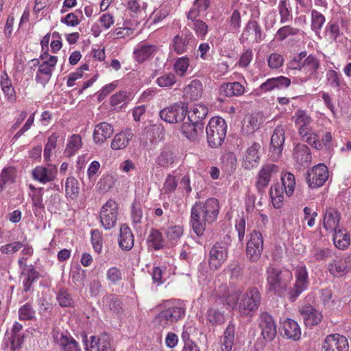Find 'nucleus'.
<instances>
[{
    "label": "nucleus",
    "mask_w": 351,
    "mask_h": 351,
    "mask_svg": "<svg viewBox=\"0 0 351 351\" xmlns=\"http://www.w3.org/2000/svg\"><path fill=\"white\" fill-rule=\"evenodd\" d=\"M295 282L293 287H289L293 279L291 271L269 267L267 269V283L268 290L274 293L285 296L294 302L305 291L309 285L308 274L305 266H298L295 272Z\"/></svg>",
    "instance_id": "obj_1"
},
{
    "label": "nucleus",
    "mask_w": 351,
    "mask_h": 351,
    "mask_svg": "<svg viewBox=\"0 0 351 351\" xmlns=\"http://www.w3.org/2000/svg\"><path fill=\"white\" fill-rule=\"evenodd\" d=\"M219 211V202L215 198H209L204 202H196L193 206L191 212V224L197 236H202L207 225L217 219Z\"/></svg>",
    "instance_id": "obj_2"
},
{
    "label": "nucleus",
    "mask_w": 351,
    "mask_h": 351,
    "mask_svg": "<svg viewBox=\"0 0 351 351\" xmlns=\"http://www.w3.org/2000/svg\"><path fill=\"white\" fill-rule=\"evenodd\" d=\"M165 309L160 311L153 319V324L158 329L165 328L173 325L185 314V309L181 306L172 304L168 302Z\"/></svg>",
    "instance_id": "obj_3"
},
{
    "label": "nucleus",
    "mask_w": 351,
    "mask_h": 351,
    "mask_svg": "<svg viewBox=\"0 0 351 351\" xmlns=\"http://www.w3.org/2000/svg\"><path fill=\"white\" fill-rule=\"evenodd\" d=\"M207 141L211 147H217L223 143L226 135V124L224 119L213 117L206 129Z\"/></svg>",
    "instance_id": "obj_4"
},
{
    "label": "nucleus",
    "mask_w": 351,
    "mask_h": 351,
    "mask_svg": "<svg viewBox=\"0 0 351 351\" xmlns=\"http://www.w3.org/2000/svg\"><path fill=\"white\" fill-rule=\"evenodd\" d=\"M261 303V294L256 288H250L241 297L238 311L241 315H251Z\"/></svg>",
    "instance_id": "obj_5"
},
{
    "label": "nucleus",
    "mask_w": 351,
    "mask_h": 351,
    "mask_svg": "<svg viewBox=\"0 0 351 351\" xmlns=\"http://www.w3.org/2000/svg\"><path fill=\"white\" fill-rule=\"evenodd\" d=\"M119 206L113 199H109L101 208L100 221L105 230H110L117 223Z\"/></svg>",
    "instance_id": "obj_6"
},
{
    "label": "nucleus",
    "mask_w": 351,
    "mask_h": 351,
    "mask_svg": "<svg viewBox=\"0 0 351 351\" xmlns=\"http://www.w3.org/2000/svg\"><path fill=\"white\" fill-rule=\"evenodd\" d=\"M329 172L327 167L323 164H318L313 167L306 173V182L311 189L320 187L328 179Z\"/></svg>",
    "instance_id": "obj_7"
},
{
    "label": "nucleus",
    "mask_w": 351,
    "mask_h": 351,
    "mask_svg": "<svg viewBox=\"0 0 351 351\" xmlns=\"http://www.w3.org/2000/svg\"><path fill=\"white\" fill-rule=\"evenodd\" d=\"M280 173V168L273 163H265L261 167L256 183L258 191L265 189L271 180L276 179Z\"/></svg>",
    "instance_id": "obj_8"
},
{
    "label": "nucleus",
    "mask_w": 351,
    "mask_h": 351,
    "mask_svg": "<svg viewBox=\"0 0 351 351\" xmlns=\"http://www.w3.org/2000/svg\"><path fill=\"white\" fill-rule=\"evenodd\" d=\"M263 239L261 233L253 230L250 234V239L246 247V256L252 262L257 261L263 252Z\"/></svg>",
    "instance_id": "obj_9"
},
{
    "label": "nucleus",
    "mask_w": 351,
    "mask_h": 351,
    "mask_svg": "<svg viewBox=\"0 0 351 351\" xmlns=\"http://www.w3.org/2000/svg\"><path fill=\"white\" fill-rule=\"evenodd\" d=\"M186 113V108L180 104H175L160 110V117L167 123H174L183 121Z\"/></svg>",
    "instance_id": "obj_10"
},
{
    "label": "nucleus",
    "mask_w": 351,
    "mask_h": 351,
    "mask_svg": "<svg viewBox=\"0 0 351 351\" xmlns=\"http://www.w3.org/2000/svg\"><path fill=\"white\" fill-rule=\"evenodd\" d=\"M57 173V167L52 164H48L47 166H37L32 171V178L44 184L53 181Z\"/></svg>",
    "instance_id": "obj_11"
},
{
    "label": "nucleus",
    "mask_w": 351,
    "mask_h": 351,
    "mask_svg": "<svg viewBox=\"0 0 351 351\" xmlns=\"http://www.w3.org/2000/svg\"><path fill=\"white\" fill-rule=\"evenodd\" d=\"M239 40L241 43H259L263 40L261 26L256 21H249Z\"/></svg>",
    "instance_id": "obj_12"
},
{
    "label": "nucleus",
    "mask_w": 351,
    "mask_h": 351,
    "mask_svg": "<svg viewBox=\"0 0 351 351\" xmlns=\"http://www.w3.org/2000/svg\"><path fill=\"white\" fill-rule=\"evenodd\" d=\"M228 258V245L225 243H215L210 251L209 265L219 269Z\"/></svg>",
    "instance_id": "obj_13"
},
{
    "label": "nucleus",
    "mask_w": 351,
    "mask_h": 351,
    "mask_svg": "<svg viewBox=\"0 0 351 351\" xmlns=\"http://www.w3.org/2000/svg\"><path fill=\"white\" fill-rule=\"evenodd\" d=\"M285 141V132L281 125L276 128L271 137L269 155L273 160L280 158Z\"/></svg>",
    "instance_id": "obj_14"
},
{
    "label": "nucleus",
    "mask_w": 351,
    "mask_h": 351,
    "mask_svg": "<svg viewBox=\"0 0 351 351\" xmlns=\"http://www.w3.org/2000/svg\"><path fill=\"white\" fill-rule=\"evenodd\" d=\"M325 351H348L349 344L346 337L339 334L328 335L322 346Z\"/></svg>",
    "instance_id": "obj_15"
},
{
    "label": "nucleus",
    "mask_w": 351,
    "mask_h": 351,
    "mask_svg": "<svg viewBox=\"0 0 351 351\" xmlns=\"http://www.w3.org/2000/svg\"><path fill=\"white\" fill-rule=\"evenodd\" d=\"M261 146L258 143H253L245 150L242 165L245 169H252L256 167L261 160Z\"/></svg>",
    "instance_id": "obj_16"
},
{
    "label": "nucleus",
    "mask_w": 351,
    "mask_h": 351,
    "mask_svg": "<svg viewBox=\"0 0 351 351\" xmlns=\"http://www.w3.org/2000/svg\"><path fill=\"white\" fill-rule=\"evenodd\" d=\"M320 63L317 58L313 55L308 56L303 61L299 63L295 59H293L291 62V67L293 69H298L304 72L308 75V78H311L314 75L317 70L319 68Z\"/></svg>",
    "instance_id": "obj_17"
},
{
    "label": "nucleus",
    "mask_w": 351,
    "mask_h": 351,
    "mask_svg": "<svg viewBox=\"0 0 351 351\" xmlns=\"http://www.w3.org/2000/svg\"><path fill=\"white\" fill-rule=\"evenodd\" d=\"M328 269L335 277H341L351 269V256L346 255L333 260L328 264Z\"/></svg>",
    "instance_id": "obj_18"
},
{
    "label": "nucleus",
    "mask_w": 351,
    "mask_h": 351,
    "mask_svg": "<svg viewBox=\"0 0 351 351\" xmlns=\"http://www.w3.org/2000/svg\"><path fill=\"white\" fill-rule=\"evenodd\" d=\"M199 16L196 10H190L187 12V25L193 29L198 38L204 39L208 31V26L202 20L197 19Z\"/></svg>",
    "instance_id": "obj_19"
},
{
    "label": "nucleus",
    "mask_w": 351,
    "mask_h": 351,
    "mask_svg": "<svg viewBox=\"0 0 351 351\" xmlns=\"http://www.w3.org/2000/svg\"><path fill=\"white\" fill-rule=\"evenodd\" d=\"M260 327L263 338L271 341L276 335V326L272 317L267 313H262L260 315Z\"/></svg>",
    "instance_id": "obj_20"
},
{
    "label": "nucleus",
    "mask_w": 351,
    "mask_h": 351,
    "mask_svg": "<svg viewBox=\"0 0 351 351\" xmlns=\"http://www.w3.org/2000/svg\"><path fill=\"white\" fill-rule=\"evenodd\" d=\"M53 340L62 347L64 351H80L77 341L67 332H62L58 330H53L52 334Z\"/></svg>",
    "instance_id": "obj_21"
},
{
    "label": "nucleus",
    "mask_w": 351,
    "mask_h": 351,
    "mask_svg": "<svg viewBox=\"0 0 351 351\" xmlns=\"http://www.w3.org/2000/svg\"><path fill=\"white\" fill-rule=\"evenodd\" d=\"M340 213L334 208H327L323 217V226L326 230L333 232L339 228Z\"/></svg>",
    "instance_id": "obj_22"
},
{
    "label": "nucleus",
    "mask_w": 351,
    "mask_h": 351,
    "mask_svg": "<svg viewBox=\"0 0 351 351\" xmlns=\"http://www.w3.org/2000/svg\"><path fill=\"white\" fill-rule=\"evenodd\" d=\"M291 84V80L285 76H279L267 79L259 86L261 93H267L275 89L288 88Z\"/></svg>",
    "instance_id": "obj_23"
},
{
    "label": "nucleus",
    "mask_w": 351,
    "mask_h": 351,
    "mask_svg": "<svg viewBox=\"0 0 351 351\" xmlns=\"http://www.w3.org/2000/svg\"><path fill=\"white\" fill-rule=\"evenodd\" d=\"M114 132V128L112 125L101 122L96 125L93 131V138L95 143L101 145L109 138Z\"/></svg>",
    "instance_id": "obj_24"
},
{
    "label": "nucleus",
    "mask_w": 351,
    "mask_h": 351,
    "mask_svg": "<svg viewBox=\"0 0 351 351\" xmlns=\"http://www.w3.org/2000/svg\"><path fill=\"white\" fill-rule=\"evenodd\" d=\"M305 324L312 326L318 324L322 320L323 316L321 312L314 308L312 306H303L300 309Z\"/></svg>",
    "instance_id": "obj_25"
},
{
    "label": "nucleus",
    "mask_w": 351,
    "mask_h": 351,
    "mask_svg": "<svg viewBox=\"0 0 351 351\" xmlns=\"http://www.w3.org/2000/svg\"><path fill=\"white\" fill-rule=\"evenodd\" d=\"M134 136L130 130H123L116 134L111 141L110 147L113 150H122L126 148Z\"/></svg>",
    "instance_id": "obj_26"
},
{
    "label": "nucleus",
    "mask_w": 351,
    "mask_h": 351,
    "mask_svg": "<svg viewBox=\"0 0 351 351\" xmlns=\"http://www.w3.org/2000/svg\"><path fill=\"white\" fill-rule=\"evenodd\" d=\"M182 133L189 140L195 141L203 133V123H195L188 119L181 126Z\"/></svg>",
    "instance_id": "obj_27"
},
{
    "label": "nucleus",
    "mask_w": 351,
    "mask_h": 351,
    "mask_svg": "<svg viewBox=\"0 0 351 351\" xmlns=\"http://www.w3.org/2000/svg\"><path fill=\"white\" fill-rule=\"evenodd\" d=\"M282 333L287 339L296 341L300 338L301 330L295 320L287 318L282 322Z\"/></svg>",
    "instance_id": "obj_28"
},
{
    "label": "nucleus",
    "mask_w": 351,
    "mask_h": 351,
    "mask_svg": "<svg viewBox=\"0 0 351 351\" xmlns=\"http://www.w3.org/2000/svg\"><path fill=\"white\" fill-rule=\"evenodd\" d=\"M19 263L21 268L25 267L22 272V276L24 277L23 287L24 291L27 292L30 290L32 283L38 278V274L32 265L26 266L23 265L21 260L19 261Z\"/></svg>",
    "instance_id": "obj_29"
},
{
    "label": "nucleus",
    "mask_w": 351,
    "mask_h": 351,
    "mask_svg": "<svg viewBox=\"0 0 351 351\" xmlns=\"http://www.w3.org/2000/svg\"><path fill=\"white\" fill-rule=\"evenodd\" d=\"M98 23L100 24L101 27L97 23L94 24L91 27V32L95 37H98L101 34L102 29L104 30L110 29L114 23V19L112 14L105 13L100 16Z\"/></svg>",
    "instance_id": "obj_30"
},
{
    "label": "nucleus",
    "mask_w": 351,
    "mask_h": 351,
    "mask_svg": "<svg viewBox=\"0 0 351 351\" xmlns=\"http://www.w3.org/2000/svg\"><path fill=\"white\" fill-rule=\"evenodd\" d=\"M298 133L303 141L316 149L320 150L322 149V144L319 140L318 134L314 132L310 126L299 130Z\"/></svg>",
    "instance_id": "obj_31"
},
{
    "label": "nucleus",
    "mask_w": 351,
    "mask_h": 351,
    "mask_svg": "<svg viewBox=\"0 0 351 351\" xmlns=\"http://www.w3.org/2000/svg\"><path fill=\"white\" fill-rule=\"evenodd\" d=\"M293 158L300 165H307L311 160L309 147L304 144H298L293 150Z\"/></svg>",
    "instance_id": "obj_32"
},
{
    "label": "nucleus",
    "mask_w": 351,
    "mask_h": 351,
    "mask_svg": "<svg viewBox=\"0 0 351 351\" xmlns=\"http://www.w3.org/2000/svg\"><path fill=\"white\" fill-rule=\"evenodd\" d=\"M202 84L199 80H193L184 89L185 99L194 101L199 99L202 94Z\"/></svg>",
    "instance_id": "obj_33"
},
{
    "label": "nucleus",
    "mask_w": 351,
    "mask_h": 351,
    "mask_svg": "<svg viewBox=\"0 0 351 351\" xmlns=\"http://www.w3.org/2000/svg\"><path fill=\"white\" fill-rule=\"evenodd\" d=\"M90 339V348H96V351H114L110 337L107 335L100 337L91 336Z\"/></svg>",
    "instance_id": "obj_34"
},
{
    "label": "nucleus",
    "mask_w": 351,
    "mask_h": 351,
    "mask_svg": "<svg viewBox=\"0 0 351 351\" xmlns=\"http://www.w3.org/2000/svg\"><path fill=\"white\" fill-rule=\"evenodd\" d=\"M0 85L7 100L11 103L15 102L16 97L14 88L8 74L5 72L0 75Z\"/></svg>",
    "instance_id": "obj_35"
},
{
    "label": "nucleus",
    "mask_w": 351,
    "mask_h": 351,
    "mask_svg": "<svg viewBox=\"0 0 351 351\" xmlns=\"http://www.w3.org/2000/svg\"><path fill=\"white\" fill-rule=\"evenodd\" d=\"M119 244L123 250H130L134 245L133 234L129 227L123 225L120 228Z\"/></svg>",
    "instance_id": "obj_36"
},
{
    "label": "nucleus",
    "mask_w": 351,
    "mask_h": 351,
    "mask_svg": "<svg viewBox=\"0 0 351 351\" xmlns=\"http://www.w3.org/2000/svg\"><path fill=\"white\" fill-rule=\"evenodd\" d=\"M208 114V108L203 104H195L188 112V120L193 123H203Z\"/></svg>",
    "instance_id": "obj_37"
},
{
    "label": "nucleus",
    "mask_w": 351,
    "mask_h": 351,
    "mask_svg": "<svg viewBox=\"0 0 351 351\" xmlns=\"http://www.w3.org/2000/svg\"><path fill=\"white\" fill-rule=\"evenodd\" d=\"M334 232L333 243L336 247L339 250H345L350 244V234L342 228H339Z\"/></svg>",
    "instance_id": "obj_38"
},
{
    "label": "nucleus",
    "mask_w": 351,
    "mask_h": 351,
    "mask_svg": "<svg viewBox=\"0 0 351 351\" xmlns=\"http://www.w3.org/2000/svg\"><path fill=\"white\" fill-rule=\"evenodd\" d=\"M220 92L226 97L240 96L244 93L245 88L238 82H228L221 86Z\"/></svg>",
    "instance_id": "obj_39"
},
{
    "label": "nucleus",
    "mask_w": 351,
    "mask_h": 351,
    "mask_svg": "<svg viewBox=\"0 0 351 351\" xmlns=\"http://www.w3.org/2000/svg\"><path fill=\"white\" fill-rule=\"evenodd\" d=\"M206 317L207 322L213 326L222 324L226 321L224 312L218 308L217 304L208 309Z\"/></svg>",
    "instance_id": "obj_40"
},
{
    "label": "nucleus",
    "mask_w": 351,
    "mask_h": 351,
    "mask_svg": "<svg viewBox=\"0 0 351 351\" xmlns=\"http://www.w3.org/2000/svg\"><path fill=\"white\" fill-rule=\"evenodd\" d=\"M235 326L229 322L221 339V351H231L234 340Z\"/></svg>",
    "instance_id": "obj_41"
},
{
    "label": "nucleus",
    "mask_w": 351,
    "mask_h": 351,
    "mask_svg": "<svg viewBox=\"0 0 351 351\" xmlns=\"http://www.w3.org/2000/svg\"><path fill=\"white\" fill-rule=\"evenodd\" d=\"M219 300L221 302H226V304L231 307L232 309L238 310V305L241 300V293L240 290H232L229 291L227 295H221V291L217 293Z\"/></svg>",
    "instance_id": "obj_42"
},
{
    "label": "nucleus",
    "mask_w": 351,
    "mask_h": 351,
    "mask_svg": "<svg viewBox=\"0 0 351 351\" xmlns=\"http://www.w3.org/2000/svg\"><path fill=\"white\" fill-rule=\"evenodd\" d=\"M148 247L158 250L164 246V239L162 233L156 229H152L147 239Z\"/></svg>",
    "instance_id": "obj_43"
},
{
    "label": "nucleus",
    "mask_w": 351,
    "mask_h": 351,
    "mask_svg": "<svg viewBox=\"0 0 351 351\" xmlns=\"http://www.w3.org/2000/svg\"><path fill=\"white\" fill-rule=\"evenodd\" d=\"M284 191L278 184L271 186L269 194L272 204L275 208H280L282 206L285 199Z\"/></svg>",
    "instance_id": "obj_44"
},
{
    "label": "nucleus",
    "mask_w": 351,
    "mask_h": 351,
    "mask_svg": "<svg viewBox=\"0 0 351 351\" xmlns=\"http://www.w3.org/2000/svg\"><path fill=\"white\" fill-rule=\"evenodd\" d=\"M66 196L71 199H76L80 193V184L77 180L73 177H68L65 181Z\"/></svg>",
    "instance_id": "obj_45"
},
{
    "label": "nucleus",
    "mask_w": 351,
    "mask_h": 351,
    "mask_svg": "<svg viewBox=\"0 0 351 351\" xmlns=\"http://www.w3.org/2000/svg\"><path fill=\"white\" fill-rule=\"evenodd\" d=\"M82 138L78 134H73L69 138L68 142L64 150V154L67 157L74 156L77 152L82 147Z\"/></svg>",
    "instance_id": "obj_46"
},
{
    "label": "nucleus",
    "mask_w": 351,
    "mask_h": 351,
    "mask_svg": "<svg viewBox=\"0 0 351 351\" xmlns=\"http://www.w3.org/2000/svg\"><path fill=\"white\" fill-rule=\"evenodd\" d=\"M16 175V169L12 167L4 168L0 175V191L5 185L13 184Z\"/></svg>",
    "instance_id": "obj_47"
},
{
    "label": "nucleus",
    "mask_w": 351,
    "mask_h": 351,
    "mask_svg": "<svg viewBox=\"0 0 351 351\" xmlns=\"http://www.w3.org/2000/svg\"><path fill=\"white\" fill-rule=\"evenodd\" d=\"M155 51L156 47L154 45L142 44L134 51V54L138 62H143L152 56Z\"/></svg>",
    "instance_id": "obj_48"
},
{
    "label": "nucleus",
    "mask_w": 351,
    "mask_h": 351,
    "mask_svg": "<svg viewBox=\"0 0 351 351\" xmlns=\"http://www.w3.org/2000/svg\"><path fill=\"white\" fill-rule=\"evenodd\" d=\"M298 130L310 126L311 117L303 110H298L292 118Z\"/></svg>",
    "instance_id": "obj_49"
},
{
    "label": "nucleus",
    "mask_w": 351,
    "mask_h": 351,
    "mask_svg": "<svg viewBox=\"0 0 351 351\" xmlns=\"http://www.w3.org/2000/svg\"><path fill=\"white\" fill-rule=\"evenodd\" d=\"M58 138L59 135L56 132L53 133L50 136H49L44 148L43 156L45 161H51V156L55 152Z\"/></svg>",
    "instance_id": "obj_50"
},
{
    "label": "nucleus",
    "mask_w": 351,
    "mask_h": 351,
    "mask_svg": "<svg viewBox=\"0 0 351 351\" xmlns=\"http://www.w3.org/2000/svg\"><path fill=\"white\" fill-rule=\"evenodd\" d=\"M193 38V35L190 34L189 35L179 36L177 35L173 38V49L175 51L181 54L184 53L187 49V46L189 43V40Z\"/></svg>",
    "instance_id": "obj_51"
},
{
    "label": "nucleus",
    "mask_w": 351,
    "mask_h": 351,
    "mask_svg": "<svg viewBox=\"0 0 351 351\" xmlns=\"http://www.w3.org/2000/svg\"><path fill=\"white\" fill-rule=\"evenodd\" d=\"M339 25L337 22L330 21L324 30V36L326 40L330 43L335 41L340 36Z\"/></svg>",
    "instance_id": "obj_52"
},
{
    "label": "nucleus",
    "mask_w": 351,
    "mask_h": 351,
    "mask_svg": "<svg viewBox=\"0 0 351 351\" xmlns=\"http://www.w3.org/2000/svg\"><path fill=\"white\" fill-rule=\"evenodd\" d=\"M103 304L113 313H118L122 308V302L115 295H108L104 297Z\"/></svg>",
    "instance_id": "obj_53"
},
{
    "label": "nucleus",
    "mask_w": 351,
    "mask_h": 351,
    "mask_svg": "<svg viewBox=\"0 0 351 351\" xmlns=\"http://www.w3.org/2000/svg\"><path fill=\"white\" fill-rule=\"evenodd\" d=\"M281 181L287 196H291L295 190V180L293 174L287 172L281 176Z\"/></svg>",
    "instance_id": "obj_54"
},
{
    "label": "nucleus",
    "mask_w": 351,
    "mask_h": 351,
    "mask_svg": "<svg viewBox=\"0 0 351 351\" xmlns=\"http://www.w3.org/2000/svg\"><path fill=\"white\" fill-rule=\"evenodd\" d=\"M311 29L316 34H318L323 27V25L326 22V19L324 14L317 11L316 10H312L311 14Z\"/></svg>",
    "instance_id": "obj_55"
},
{
    "label": "nucleus",
    "mask_w": 351,
    "mask_h": 351,
    "mask_svg": "<svg viewBox=\"0 0 351 351\" xmlns=\"http://www.w3.org/2000/svg\"><path fill=\"white\" fill-rule=\"evenodd\" d=\"M278 8L280 15V23L289 21L291 17V8L289 0H280Z\"/></svg>",
    "instance_id": "obj_56"
},
{
    "label": "nucleus",
    "mask_w": 351,
    "mask_h": 351,
    "mask_svg": "<svg viewBox=\"0 0 351 351\" xmlns=\"http://www.w3.org/2000/svg\"><path fill=\"white\" fill-rule=\"evenodd\" d=\"M184 229L180 225L171 226L168 228L165 234L172 243L177 242L183 234Z\"/></svg>",
    "instance_id": "obj_57"
},
{
    "label": "nucleus",
    "mask_w": 351,
    "mask_h": 351,
    "mask_svg": "<svg viewBox=\"0 0 351 351\" xmlns=\"http://www.w3.org/2000/svg\"><path fill=\"white\" fill-rule=\"evenodd\" d=\"M123 278V274L117 267H110L106 271V279L111 285H119Z\"/></svg>",
    "instance_id": "obj_58"
},
{
    "label": "nucleus",
    "mask_w": 351,
    "mask_h": 351,
    "mask_svg": "<svg viewBox=\"0 0 351 351\" xmlns=\"http://www.w3.org/2000/svg\"><path fill=\"white\" fill-rule=\"evenodd\" d=\"M36 317V311L30 303H26L19 310V318L20 320H32Z\"/></svg>",
    "instance_id": "obj_59"
},
{
    "label": "nucleus",
    "mask_w": 351,
    "mask_h": 351,
    "mask_svg": "<svg viewBox=\"0 0 351 351\" xmlns=\"http://www.w3.org/2000/svg\"><path fill=\"white\" fill-rule=\"evenodd\" d=\"M57 300L59 304L63 307L73 306L74 304L73 299L67 290L60 289L57 294Z\"/></svg>",
    "instance_id": "obj_60"
},
{
    "label": "nucleus",
    "mask_w": 351,
    "mask_h": 351,
    "mask_svg": "<svg viewBox=\"0 0 351 351\" xmlns=\"http://www.w3.org/2000/svg\"><path fill=\"white\" fill-rule=\"evenodd\" d=\"M43 188H38L36 193L32 195V202L34 206V212L36 216H37L40 210L44 208V204L43 203Z\"/></svg>",
    "instance_id": "obj_61"
},
{
    "label": "nucleus",
    "mask_w": 351,
    "mask_h": 351,
    "mask_svg": "<svg viewBox=\"0 0 351 351\" xmlns=\"http://www.w3.org/2000/svg\"><path fill=\"white\" fill-rule=\"evenodd\" d=\"M178 180L176 176L169 174L165 178L162 186V191L165 194H171L175 191L178 187Z\"/></svg>",
    "instance_id": "obj_62"
},
{
    "label": "nucleus",
    "mask_w": 351,
    "mask_h": 351,
    "mask_svg": "<svg viewBox=\"0 0 351 351\" xmlns=\"http://www.w3.org/2000/svg\"><path fill=\"white\" fill-rule=\"evenodd\" d=\"M189 66V60L186 57H182L178 58L175 64L174 70L176 73L180 76L185 75L188 68Z\"/></svg>",
    "instance_id": "obj_63"
},
{
    "label": "nucleus",
    "mask_w": 351,
    "mask_h": 351,
    "mask_svg": "<svg viewBox=\"0 0 351 351\" xmlns=\"http://www.w3.org/2000/svg\"><path fill=\"white\" fill-rule=\"evenodd\" d=\"M156 81L160 87H171L176 82V77L174 74L169 73L158 77Z\"/></svg>",
    "instance_id": "obj_64"
}]
</instances>
